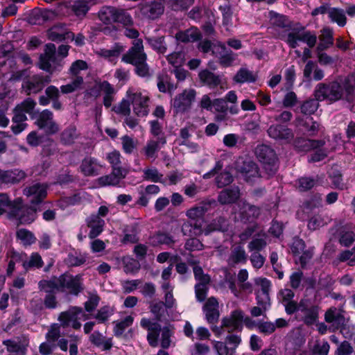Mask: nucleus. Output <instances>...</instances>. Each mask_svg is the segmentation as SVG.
I'll use <instances>...</instances> for the list:
<instances>
[{"instance_id": "1", "label": "nucleus", "mask_w": 355, "mask_h": 355, "mask_svg": "<svg viewBox=\"0 0 355 355\" xmlns=\"http://www.w3.org/2000/svg\"><path fill=\"white\" fill-rule=\"evenodd\" d=\"M41 291L67 292L73 295H78L84 289L80 275H71L64 273L59 277H53L50 279H42L38 284Z\"/></svg>"}, {"instance_id": "2", "label": "nucleus", "mask_w": 355, "mask_h": 355, "mask_svg": "<svg viewBox=\"0 0 355 355\" xmlns=\"http://www.w3.org/2000/svg\"><path fill=\"white\" fill-rule=\"evenodd\" d=\"M141 327L148 331L147 341L152 347L158 345L159 336L161 333L160 345L163 349H168L171 345V338L174 334V327L167 324L162 328L161 324L146 318H142L140 321Z\"/></svg>"}, {"instance_id": "3", "label": "nucleus", "mask_w": 355, "mask_h": 355, "mask_svg": "<svg viewBox=\"0 0 355 355\" xmlns=\"http://www.w3.org/2000/svg\"><path fill=\"white\" fill-rule=\"evenodd\" d=\"M147 55L144 52L141 39L134 40L132 46L122 57V61L135 66V71L140 77H149L150 68L146 62Z\"/></svg>"}, {"instance_id": "4", "label": "nucleus", "mask_w": 355, "mask_h": 355, "mask_svg": "<svg viewBox=\"0 0 355 355\" xmlns=\"http://www.w3.org/2000/svg\"><path fill=\"white\" fill-rule=\"evenodd\" d=\"M344 92H345V84L343 85L334 81L329 84H318L315 89L314 94L318 100L328 99L331 101H336L343 97Z\"/></svg>"}, {"instance_id": "5", "label": "nucleus", "mask_w": 355, "mask_h": 355, "mask_svg": "<svg viewBox=\"0 0 355 355\" xmlns=\"http://www.w3.org/2000/svg\"><path fill=\"white\" fill-rule=\"evenodd\" d=\"M281 39L292 49L298 46L299 41L306 43L310 48L313 47L317 42L316 35L309 31H304V27L293 29L286 35H282Z\"/></svg>"}, {"instance_id": "6", "label": "nucleus", "mask_w": 355, "mask_h": 355, "mask_svg": "<svg viewBox=\"0 0 355 355\" xmlns=\"http://www.w3.org/2000/svg\"><path fill=\"white\" fill-rule=\"evenodd\" d=\"M9 208L8 214V218L15 225L19 226L21 223L22 218V200L20 198L11 202L8 195L4 193H0V215L3 214L6 208Z\"/></svg>"}, {"instance_id": "7", "label": "nucleus", "mask_w": 355, "mask_h": 355, "mask_svg": "<svg viewBox=\"0 0 355 355\" xmlns=\"http://www.w3.org/2000/svg\"><path fill=\"white\" fill-rule=\"evenodd\" d=\"M255 154L269 175H273L277 171V158L275 150L270 146L261 144L257 146Z\"/></svg>"}, {"instance_id": "8", "label": "nucleus", "mask_w": 355, "mask_h": 355, "mask_svg": "<svg viewBox=\"0 0 355 355\" xmlns=\"http://www.w3.org/2000/svg\"><path fill=\"white\" fill-rule=\"evenodd\" d=\"M62 60L58 59L56 55V47L55 45L49 43L45 46L44 53L41 55L40 58V68L49 72L53 73L55 71H59L62 67Z\"/></svg>"}, {"instance_id": "9", "label": "nucleus", "mask_w": 355, "mask_h": 355, "mask_svg": "<svg viewBox=\"0 0 355 355\" xmlns=\"http://www.w3.org/2000/svg\"><path fill=\"white\" fill-rule=\"evenodd\" d=\"M51 81L50 75L34 74L26 76L24 71V92L28 95L40 92Z\"/></svg>"}, {"instance_id": "10", "label": "nucleus", "mask_w": 355, "mask_h": 355, "mask_svg": "<svg viewBox=\"0 0 355 355\" xmlns=\"http://www.w3.org/2000/svg\"><path fill=\"white\" fill-rule=\"evenodd\" d=\"M319 307L310 300L303 298L300 301L299 314L302 320L307 325H311L318 319Z\"/></svg>"}, {"instance_id": "11", "label": "nucleus", "mask_w": 355, "mask_h": 355, "mask_svg": "<svg viewBox=\"0 0 355 355\" xmlns=\"http://www.w3.org/2000/svg\"><path fill=\"white\" fill-rule=\"evenodd\" d=\"M236 170L242 178L248 182H254L260 177L257 164L252 160H239L236 163Z\"/></svg>"}, {"instance_id": "12", "label": "nucleus", "mask_w": 355, "mask_h": 355, "mask_svg": "<svg viewBox=\"0 0 355 355\" xmlns=\"http://www.w3.org/2000/svg\"><path fill=\"white\" fill-rule=\"evenodd\" d=\"M196 92L194 89H185L182 93L177 95L172 101V106L176 113L189 110L196 98Z\"/></svg>"}, {"instance_id": "13", "label": "nucleus", "mask_w": 355, "mask_h": 355, "mask_svg": "<svg viewBox=\"0 0 355 355\" xmlns=\"http://www.w3.org/2000/svg\"><path fill=\"white\" fill-rule=\"evenodd\" d=\"M216 205L217 202L214 199H205L187 209L186 216L198 222V220L203 219L205 214Z\"/></svg>"}, {"instance_id": "14", "label": "nucleus", "mask_w": 355, "mask_h": 355, "mask_svg": "<svg viewBox=\"0 0 355 355\" xmlns=\"http://www.w3.org/2000/svg\"><path fill=\"white\" fill-rule=\"evenodd\" d=\"M35 116H37L35 123L40 129H45L47 133L51 135L59 131V125L53 120V114L51 110H44L40 113L37 112Z\"/></svg>"}, {"instance_id": "15", "label": "nucleus", "mask_w": 355, "mask_h": 355, "mask_svg": "<svg viewBox=\"0 0 355 355\" xmlns=\"http://www.w3.org/2000/svg\"><path fill=\"white\" fill-rule=\"evenodd\" d=\"M24 193L31 205H39L47 196V186L44 184L35 183L27 188Z\"/></svg>"}, {"instance_id": "16", "label": "nucleus", "mask_w": 355, "mask_h": 355, "mask_svg": "<svg viewBox=\"0 0 355 355\" xmlns=\"http://www.w3.org/2000/svg\"><path fill=\"white\" fill-rule=\"evenodd\" d=\"M129 98L132 101L133 112L135 114L142 117L148 114L149 98L147 96L143 95L141 92H135L130 94Z\"/></svg>"}, {"instance_id": "17", "label": "nucleus", "mask_w": 355, "mask_h": 355, "mask_svg": "<svg viewBox=\"0 0 355 355\" xmlns=\"http://www.w3.org/2000/svg\"><path fill=\"white\" fill-rule=\"evenodd\" d=\"M267 132L270 138L286 143L290 142L294 137L293 130L286 125L282 124L271 125Z\"/></svg>"}, {"instance_id": "18", "label": "nucleus", "mask_w": 355, "mask_h": 355, "mask_svg": "<svg viewBox=\"0 0 355 355\" xmlns=\"http://www.w3.org/2000/svg\"><path fill=\"white\" fill-rule=\"evenodd\" d=\"M102 168L97 159L90 156L85 157L79 166L80 171L85 176H96L100 173Z\"/></svg>"}, {"instance_id": "19", "label": "nucleus", "mask_w": 355, "mask_h": 355, "mask_svg": "<svg viewBox=\"0 0 355 355\" xmlns=\"http://www.w3.org/2000/svg\"><path fill=\"white\" fill-rule=\"evenodd\" d=\"M243 314L241 311L235 310L232 312L229 317H225L222 320L221 327H225L229 333L237 329H241Z\"/></svg>"}, {"instance_id": "20", "label": "nucleus", "mask_w": 355, "mask_h": 355, "mask_svg": "<svg viewBox=\"0 0 355 355\" xmlns=\"http://www.w3.org/2000/svg\"><path fill=\"white\" fill-rule=\"evenodd\" d=\"M203 310L205 313V318L209 324H214L218 322L219 318L218 302L217 300L214 297H209L203 306Z\"/></svg>"}, {"instance_id": "21", "label": "nucleus", "mask_w": 355, "mask_h": 355, "mask_svg": "<svg viewBox=\"0 0 355 355\" xmlns=\"http://www.w3.org/2000/svg\"><path fill=\"white\" fill-rule=\"evenodd\" d=\"M241 220L244 223H253V222L259 216L260 209L259 207L250 205L246 202H243L240 208Z\"/></svg>"}, {"instance_id": "22", "label": "nucleus", "mask_w": 355, "mask_h": 355, "mask_svg": "<svg viewBox=\"0 0 355 355\" xmlns=\"http://www.w3.org/2000/svg\"><path fill=\"white\" fill-rule=\"evenodd\" d=\"M87 227L90 229L89 232V237L90 239H95L99 236L103 231L105 226V220L98 216L91 214L85 220Z\"/></svg>"}, {"instance_id": "23", "label": "nucleus", "mask_w": 355, "mask_h": 355, "mask_svg": "<svg viewBox=\"0 0 355 355\" xmlns=\"http://www.w3.org/2000/svg\"><path fill=\"white\" fill-rule=\"evenodd\" d=\"M52 14L49 10H42L35 8L27 13L26 20L31 25H41L49 20Z\"/></svg>"}, {"instance_id": "24", "label": "nucleus", "mask_w": 355, "mask_h": 355, "mask_svg": "<svg viewBox=\"0 0 355 355\" xmlns=\"http://www.w3.org/2000/svg\"><path fill=\"white\" fill-rule=\"evenodd\" d=\"M22 179L19 169L3 170L0 168V185H12L19 183Z\"/></svg>"}, {"instance_id": "25", "label": "nucleus", "mask_w": 355, "mask_h": 355, "mask_svg": "<svg viewBox=\"0 0 355 355\" xmlns=\"http://www.w3.org/2000/svg\"><path fill=\"white\" fill-rule=\"evenodd\" d=\"M218 46L220 49L217 55L220 64L225 67L231 66L236 60L237 54L227 48L224 43L218 42Z\"/></svg>"}, {"instance_id": "26", "label": "nucleus", "mask_w": 355, "mask_h": 355, "mask_svg": "<svg viewBox=\"0 0 355 355\" xmlns=\"http://www.w3.org/2000/svg\"><path fill=\"white\" fill-rule=\"evenodd\" d=\"M229 220L225 216H220L213 219L204 228V234L207 236L214 232H225L228 230Z\"/></svg>"}, {"instance_id": "27", "label": "nucleus", "mask_w": 355, "mask_h": 355, "mask_svg": "<svg viewBox=\"0 0 355 355\" xmlns=\"http://www.w3.org/2000/svg\"><path fill=\"white\" fill-rule=\"evenodd\" d=\"M240 198V189L233 186L222 190L218 196V201L221 205H227L235 202Z\"/></svg>"}, {"instance_id": "28", "label": "nucleus", "mask_w": 355, "mask_h": 355, "mask_svg": "<svg viewBox=\"0 0 355 355\" xmlns=\"http://www.w3.org/2000/svg\"><path fill=\"white\" fill-rule=\"evenodd\" d=\"M48 36L52 41H62L73 37L74 34L68 31L64 24H59L53 26L48 31Z\"/></svg>"}, {"instance_id": "29", "label": "nucleus", "mask_w": 355, "mask_h": 355, "mask_svg": "<svg viewBox=\"0 0 355 355\" xmlns=\"http://www.w3.org/2000/svg\"><path fill=\"white\" fill-rule=\"evenodd\" d=\"M324 320L327 323L332 324L334 329H339L345 323V317L340 310L331 307L327 311Z\"/></svg>"}, {"instance_id": "30", "label": "nucleus", "mask_w": 355, "mask_h": 355, "mask_svg": "<svg viewBox=\"0 0 355 355\" xmlns=\"http://www.w3.org/2000/svg\"><path fill=\"white\" fill-rule=\"evenodd\" d=\"M166 143L165 137H159L157 140H148L143 149L146 157L148 159H155L157 152L161 148L160 145L164 146Z\"/></svg>"}, {"instance_id": "31", "label": "nucleus", "mask_w": 355, "mask_h": 355, "mask_svg": "<svg viewBox=\"0 0 355 355\" xmlns=\"http://www.w3.org/2000/svg\"><path fill=\"white\" fill-rule=\"evenodd\" d=\"M149 309L150 313L155 316V322L167 321V309L162 301H152L150 303Z\"/></svg>"}, {"instance_id": "32", "label": "nucleus", "mask_w": 355, "mask_h": 355, "mask_svg": "<svg viewBox=\"0 0 355 355\" xmlns=\"http://www.w3.org/2000/svg\"><path fill=\"white\" fill-rule=\"evenodd\" d=\"M198 76L200 80L210 89L215 88L221 83V76L215 74L208 69H204L200 71Z\"/></svg>"}, {"instance_id": "33", "label": "nucleus", "mask_w": 355, "mask_h": 355, "mask_svg": "<svg viewBox=\"0 0 355 355\" xmlns=\"http://www.w3.org/2000/svg\"><path fill=\"white\" fill-rule=\"evenodd\" d=\"M149 243L154 247L161 245L171 247L175 243V240L168 233L158 232L149 237Z\"/></svg>"}, {"instance_id": "34", "label": "nucleus", "mask_w": 355, "mask_h": 355, "mask_svg": "<svg viewBox=\"0 0 355 355\" xmlns=\"http://www.w3.org/2000/svg\"><path fill=\"white\" fill-rule=\"evenodd\" d=\"M83 313V309L79 306H72L68 311L62 312L59 320L64 327H69L71 322L79 319L78 315Z\"/></svg>"}, {"instance_id": "35", "label": "nucleus", "mask_w": 355, "mask_h": 355, "mask_svg": "<svg viewBox=\"0 0 355 355\" xmlns=\"http://www.w3.org/2000/svg\"><path fill=\"white\" fill-rule=\"evenodd\" d=\"M201 37V33L197 28L192 27L184 31H179L175 35L177 41L188 43L198 41Z\"/></svg>"}, {"instance_id": "36", "label": "nucleus", "mask_w": 355, "mask_h": 355, "mask_svg": "<svg viewBox=\"0 0 355 355\" xmlns=\"http://www.w3.org/2000/svg\"><path fill=\"white\" fill-rule=\"evenodd\" d=\"M141 12L148 19H155L163 13L164 7L158 2L146 3L141 7Z\"/></svg>"}, {"instance_id": "37", "label": "nucleus", "mask_w": 355, "mask_h": 355, "mask_svg": "<svg viewBox=\"0 0 355 355\" xmlns=\"http://www.w3.org/2000/svg\"><path fill=\"white\" fill-rule=\"evenodd\" d=\"M248 255L245 249L241 245H238L234 248L228 258V263L231 266H234L238 263H245L247 261Z\"/></svg>"}, {"instance_id": "38", "label": "nucleus", "mask_w": 355, "mask_h": 355, "mask_svg": "<svg viewBox=\"0 0 355 355\" xmlns=\"http://www.w3.org/2000/svg\"><path fill=\"white\" fill-rule=\"evenodd\" d=\"M123 233L124 235L121 239V242L124 244L136 243L139 240L138 236L139 230L137 223H133L125 226L123 230Z\"/></svg>"}, {"instance_id": "39", "label": "nucleus", "mask_w": 355, "mask_h": 355, "mask_svg": "<svg viewBox=\"0 0 355 355\" xmlns=\"http://www.w3.org/2000/svg\"><path fill=\"white\" fill-rule=\"evenodd\" d=\"M182 232L184 236L195 237L204 234V229L201 223L195 222L192 223L187 221L182 224Z\"/></svg>"}, {"instance_id": "40", "label": "nucleus", "mask_w": 355, "mask_h": 355, "mask_svg": "<svg viewBox=\"0 0 355 355\" xmlns=\"http://www.w3.org/2000/svg\"><path fill=\"white\" fill-rule=\"evenodd\" d=\"M91 343L98 347L102 348L103 350L106 351L111 349L112 347V342L111 338H105L99 331H94L89 336Z\"/></svg>"}, {"instance_id": "41", "label": "nucleus", "mask_w": 355, "mask_h": 355, "mask_svg": "<svg viewBox=\"0 0 355 355\" xmlns=\"http://www.w3.org/2000/svg\"><path fill=\"white\" fill-rule=\"evenodd\" d=\"M99 89L104 94L103 105L106 107H110L114 101L116 91L114 87L107 81H103L100 84Z\"/></svg>"}, {"instance_id": "42", "label": "nucleus", "mask_w": 355, "mask_h": 355, "mask_svg": "<svg viewBox=\"0 0 355 355\" xmlns=\"http://www.w3.org/2000/svg\"><path fill=\"white\" fill-rule=\"evenodd\" d=\"M324 144L325 142L323 140H315L304 138H298L295 141L296 147L303 151H309L312 149L322 147L324 145Z\"/></svg>"}, {"instance_id": "43", "label": "nucleus", "mask_w": 355, "mask_h": 355, "mask_svg": "<svg viewBox=\"0 0 355 355\" xmlns=\"http://www.w3.org/2000/svg\"><path fill=\"white\" fill-rule=\"evenodd\" d=\"M80 134L74 125H69L60 134L61 142L64 145H71L77 139Z\"/></svg>"}, {"instance_id": "44", "label": "nucleus", "mask_w": 355, "mask_h": 355, "mask_svg": "<svg viewBox=\"0 0 355 355\" xmlns=\"http://www.w3.org/2000/svg\"><path fill=\"white\" fill-rule=\"evenodd\" d=\"M234 82L240 84L245 83H254L257 80V76L248 69L241 67L234 76Z\"/></svg>"}, {"instance_id": "45", "label": "nucleus", "mask_w": 355, "mask_h": 355, "mask_svg": "<svg viewBox=\"0 0 355 355\" xmlns=\"http://www.w3.org/2000/svg\"><path fill=\"white\" fill-rule=\"evenodd\" d=\"M146 41L149 46L159 53L164 54L167 51V45L165 42V37H146Z\"/></svg>"}, {"instance_id": "46", "label": "nucleus", "mask_w": 355, "mask_h": 355, "mask_svg": "<svg viewBox=\"0 0 355 355\" xmlns=\"http://www.w3.org/2000/svg\"><path fill=\"white\" fill-rule=\"evenodd\" d=\"M266 234L260 232L257 234V237H254L248 245L250 252H258L262 250L267 245Z\"/></svg>"}, {"instance_id": "47", "label": "nucleus", "mask_w": 355, "mask_h": 355, "mask_svg": "<svg viewBox=\"0 0 355 355\" xmlns=\"http://www.w3.org/2000/svg\"><path fill=\"white\" fill-rule=\"evenodd\" d=\"M11 130L15 135L22 131V104L17 105L13 110Z\"/></svg>"}, {"instance_id": "48", "label": "nucleus", "mask_w": 355, "mask_h": 355, "mask_svg": "<svg viewBox=\"0 0 355 355\" xmlns=\"http://www.w3.org/2000/svg\"><path fill=\"white\" fill-rule=\"evenodd\" d=\"M328 17L331 22L336 23L340 27L345 26L347 23L345 12L341 8L331 7L329 10Z\"/></svg>"}, {"instance_id": "49", "label": "nucleus", "mask_w": 355, "mask_h": 355, "mask_svg": "<svg viewBox=\"0 0 355 355\" xmlns=\"http://www.w3.org/2000/svg\"><path fill=\"white\" fill-rule=\"evenodd\" d=\"M320 40V42L316 48V51H323L329 48L334 42L332 30L330 28H324Z\"/></svg>"}, {"instance_id": "50", "label": "nucleus", "mask_w": 355, "mask_h": 355, "mask_svg": "<svg viewBox=\"0 0 355 355\" xmlns=\"http://www.w3.org/2000/svg\"><path fill=\"white\" fill-rule=\"evenodd\" d=\"M157 87L160 92H171L176 89V86L171 82V78L167 74H162L157 76Z\"/></svg>"}, {"instance_id": "51", "label": "nucleus", "mask_w": 355, "mask_h": 355, "mask_svg": "<svg viewBox=\"0 0 355 355\" xmlns=\"http://www.w3.org/2000/svg\"><path fill=\"white\" fill-rule=\"evenodd\" d=\"M116 8L114 7L105 6L98 12V17L104 24H109L114 22L116 20L115 15Z\"/></svg>"}, {"instance_id": "52", "label": "nucleus", "mask_w": 355, "mask_h": 355, "mask_svg": "<svg viewBox=\"0 0 355 355\" xmlns=\"http://www.w3.org/2000/svg\"><path fill=\"white\" fill-rule=\"evenodd\" d=\"M194 277L198 283L196 286H209L211 278L207 274H205L202 268L199 266H195L193 268Z\"/></svg>"}, {"instance_id": "53", "label": "nucleus", "mask_w": 355, "mask_h": 355, "mask_svg": "<svg viewBox=\"0 0 355 355\" xmlns=\"http://www.w3.org/2000/svg\"><path fill=\"white\" fill-rule=\"evenodd\" d=\"M330 346L324 340H318L311 349V355H328Z\"/></svg>"}, {"instance_id": "54", "label": "nucleus", "mask_w": 355, "mask_h": 355, "mask_svg": "<svg viewBox=\"0 0 355 355\" xmlns=\"http://www.w3.org/2000/svg\"><path fill=\"white\" fill-rule=\"evenodd\" d=\"M143 179L153 182H162L163 175L155 167L143 170Z\"/></svg>"}, {"instance_id": "55", "label": "nucleus", "mask_w": 355, "mask_h": 355, "mask_svg": "<svg viewBox=\"0 0 355 355\" xmlns=\"http://www.w3.org/2000/svg\"><path fill=\"white\" fill-rule=\"evenodd\" d=\"M37 206L31 204L30 206L24 205V223L30 224L36 219L37 212L40 211Z\"/></svg>"}, {"instance_id": "56", "label": "nucleus", "mask_w": 355, "mask_h": 355, "mask_svg": "<svg viewBox=\"0 0 355 355\" xmlns=\"http://www.w3.org/2000/svg\"><path fill=\"white\" fill-rule=\"evenodd\" d=\"M114 22L122 24L124 26H132L133 20L129 13L122 9H117L115 15Z\"/></svg>"}, {"instance_id": "57", "label": "nucleus", "mask_w": 355, "mask_h": 355, "mask_svg": "<svg viewBox=\"0 0 355 355\" xmlns=\"http://www.w3.org/2000/svg\"><path fill=\"white\" fill-rule=\"evenodd\" d=\"M83 83V78L81 76H77L71 83L62 85L60 87V92L64 94L72 93L80 88Z\"/></svg>"}, {"instance_id": "58", "label": "nucleus", "mask_w": 355, "mask_h": 355, "mask_svg": "<svg viewBox=\"0 0 355 355\" xmlns=\"http://www.w3.org/2000/svg\"><path fill=\"white\" fill-rule=\"evenodd\" d=\"M329 175L332 184L336 189L343 190L345 188V185L343 182L342 175L338 170L332 168L329 171Z\"/></svg>"}, {"instance_id": "59", "label": "nucleus", "mask_w": 355, "mask_h": 355, "mask_svg": "<svg viewBox=\"0 0 355 355\" xmlns=\"http://www.w3.org/2000/svg\"><path fill=\"white\" fill-rule=\"evenodd\" d=\"M114 309L110 306H104L101 307L96 314L94 316L99 323L105 322L108 318L113 315Z\"/></svg>"}, {"instance_id": "60", "label": "nucleus", "mask_w": 355, "mask_h": 355, "mask_svg": "<svg viewBox=\"0 0 355 355\" xmlns=\"http://www.w3.org/2000/svg\"><path fill=\"white\" fill-rule=\"evenodd\" d=\"M123 270L125 273H136L140 269L139 262L130 257H128L123 259Z\"/></svg>"}, {"instance_id": "61", "label": "nucleus", "mask_w": 355, "mask_h": 355, "mask_svg": "<svg viewBox=\"0 0 355 355\" xmlns=\"http://www.w3.org/2000/svg\"><path fill=\"white\" fill-rule=\"evenodd\" d=\"M122 149L126 154H132L137 146V142L133 138L124 135L121 138Z\"/></svg>"}, {"instance_id": "62", "label": "nucleus", "mask_w": 355, "mask_h": 355, "mask_svg": "<svg viewBox=\"0 0 355 355\" xmlns=\"http://www.w3.org/2000/svg\"><path fill=\"white\" fill-rule=\"evenodd\" d=\"M318 101L316 98L306 101L301 106V112L304 114H313L318 108Z\"/></svg>"}, {"instance_id": "63", "label": "nucleus", "mask_w": 355, "mask_h": 355, "mask_svg": "<svg viewBox=\"0 0 355 355\" xmlns=\"http://www.w3.org/2000/svg\"><path fill=\"white\" fill-rule=\"evenodd\" d=\"M133 323V318L130 315L125 317L120 322H118L114 329L116 336H120L123 334L126 328L131 326Z\"/></svg>"}, {"instance_id": "64", "label": "nucleus", "mask_w": 355, "mask_h": 355, "mask_svg": "<svg viewBox=\"0 0 355 355\" xmlns=\"http://www.w3.org/2000/svg\"><path fill=\"white\" fill-rule=\"evenodd\" d=\"M355 89V72L349 76L345 83L346 99L348 101L353 100V93Z\"/></svg>"}]
</instances>
